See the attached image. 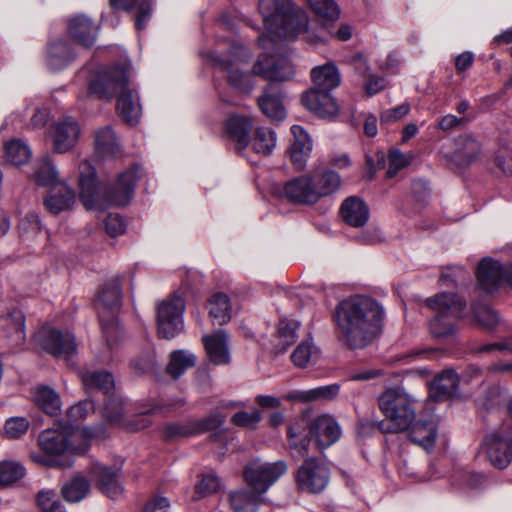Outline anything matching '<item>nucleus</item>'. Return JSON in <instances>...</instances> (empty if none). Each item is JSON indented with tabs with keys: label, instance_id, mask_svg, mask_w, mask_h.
Listing matches in <instances>:
<instances>
[{
	"label": "nucleus",
	"instance_id": "obj_1",
	"mask_svg": "<svg viewBox=\"0 0 512 512\" xmlns=\"http://www.w3.org/2000/svg\"><path fill=\"white\" fill-rule=\"evenodd\" d=\"M296 36L297 34H260L258 37V44L265 53L253 65L252 74L270 81L258 99V106L272 120L280 121L286 116L285 94L276 83L286 82L294 77L293 65L283 56L287 52V44L295 41Z\"/></svg>",
	"mask_w": 512,
	"mask_h": 512
},
{
	"label": "nucleus",
	"instance_id": "obj_2",
	"mask_svg": "<svg viewBox=\"0 0 512 512\" xmlns=\"http://www.w3.org/2000/svg\"><path fill=\"white\" fill-rule=\"evenodd\" d=\"M384 310L367 296H354L341 301L335 310L340 339L351 349L370 345L382 329Z\"/></svg>",
	"mask_w": 512,
	"mask_h": 512
},
{
	"label": "nucleus",
	"instance_id": "obj_3",
	"mask_svg": "<svg viewBox=\"0 0 512 512\" xmlns=\"http://www.w3.org/2000/svg\"><path fill=\"white\" fill-rule=\"evenodd\" d=\"M418 401L400 387H389L378 396V407L386 420L378 423L383 433L406 431L417 416Z\"/></svg>",
	"mask_w": 512,
	"mask_h": 512
},
{
	"label": "nucleus",
	"instance_id": "obj_4",
	"mask_svg": "<svg viewBox=\"0 0 512 512\" xmlns=\"http://www.w3.org/2000/svg\"><path fill=\"white\" fill-rule=\"evenodd\" d=\"M259 12L266 32H306L309 18L290 0H259Z\"/></svg>",
	"mask_w": 512,
	"mask_h": 512
},
{
	"label": "nucleus",
	"instance_id": "obj_5",
	"mask_svg": "<svg viewBox=\"0 0 512 512\" xmlns=\"http://www.w3.org/2000/svg\"><path fill=\"white\" fill-rule=\"evenodd\" d=\"M122 301L120 282L117 278L107 282L99 291L96 308L103 334L108 346L112 347L121 336V327L114 315Z\"/></svg>",
	"mask_w": 512,
	"mask_h": 512
},
{
	"label": "nucleus",
	"instance_id": "obj_6",
	"mask_svg": "<svg viewBox=\"0 0 512 512\" xmlns=\"http://www.w3.org/2000/svg\"><path fill=\"white\" fill-rule=\"evenodd\" d=\"M426 304L436 312L429 324L433 337L444 339L454 335L457 328L451 318L460 315L465 302L456 294L440 293L428 298Z\"/></svg>",
	"mask_w": 512,
	"mask_h": 512
},
{
	"label": "nucleus",
	"instance_id": "obj_7",
	"mask_svg": "<svg viewBox=\"0 0 512 512\" xmlns=\"http://www.w3.org/2000/svg\"><path fill=\"white\" fill-rule=\"evenodd\" d=\"M130 72L128 61L96 70L89 82V93L99 99L111 100L128 84Z\"/></svg>",
	"mask_w": 512,
	"mask_h": 512
},
{
	"label": "nucleus",
	"instance_id": "obj_8",
	"mask_svg": "<svg viewBox=\"0 0 512 512\" xmlns=\"http://www.w3.org/2000/svg\"><path fill=\"white\" fill-rule=\"evenodd\" d=\"M287 471L284 460L267 462L257 458L244 467L243 478L252 490L264 495Z\"/></svg>",
	"mask_w": 512,
	"mask_h": 512
},
{
	"label": "nucleus",
	"instance_id": "obj_9",
	"mask_svg": "<svg viewBox=\"0 0 512 512\" xmlns=\"http://www.w3.org/2000/svg\"><path fill=\"white\" fill-rule=\"evenodd\" d=\"M330 480L329 467L319 458L305 459L295 474L297 487L307 493L316 494L323 491Z\"/></svg>",
	"mask_w": 512,
	"mask_h": 512
},
{
	"label": "nucleus",
	"instance_id": "obj_10",
	"mask_svg": "<svg viewBox=\"0 0 512 512\" xmlns=\"http://www.w3.org/2000/svg\"><path fill=\"white\" fill-rule=\"evenodd\" d=\"M185 301L180 296H171L157 308L158 333L165 339L174 338L183 330Z\"/></svg>",
	"mask_w": 512,
	"mask_h": 512
},
{
	"label": "nucleus",
	"instance_id": "obj_11",
	"mask_svg": "<svg viewBox=\"0 0 512 512\" xmlns=\"http://www.w3.org/2000/svg\"><path fill=\"white\" fill-rule=\"evenodd\" d=\"M36 338L41 348L56 358L69 360L77 353V343L70 331L43 327Z\"/></svg>",
	"mask_w": 512,
	"mask_h": 512
},
{
	"label": "nucleus",
	"instance_id": "obj_12",
	"mask_svg": "<svg viewBox=\"0 0 512 512\" xmlns=\"http://www.w3.org/2000/svg\"><path fill=\"white\" fill-rule=\"evenodd\" d=\"M483 448L494 467L506 468L512 461V430L510 425L504 424L488 435Z\"/></svg>",
	"mask_w": 512,
	"mask_h": 512
},
{
	"label": "nucleus",
	"instance_id": "obj_13",
	"mask_svg": "<svg viewBox=\"0 0 512 512\" xmlns=\"http://www.w3.org/2000/svg\"><path fill=\"white\" fill-rule=\"evenodd\" d=\"M80 135L81 127L74 117L65 116L54 122L49 129L53 153L70 152L78 144Z\"/></svg>",
	"mask_w": 512,
	"mask_h": 512
},
{
	"label": "nucleus",
	"instance_id": "obj_14",
	"mask_svg": "<svg viewBox=\"0 0 512 512\" xmlns=\"http://www.w3.org/2000/svg\"><path fill=\"white\" fill-rule=\"evenodd\" d=\"M80 200L87 210L104 208L101 188L96 182V171L88 160L79 164Z\"/></svg>",
	"mask_w": 512,
	"mask_h": 512
},
{
	"label": "nucleus",
	"instance_id": "obj_15",
	"mask_svg": "<svg viewBox=\"0 0 512 512\" xmlns=\"http://www.w3.org/2000/svg\"><path fill=\"white\" fill-rule=\"evenodd\" d=\"M309 435L319 451H323L335 444L342 435L338 421L329 414L315 417L309 424Z\"/></svg>",
	"mask_w": 512,
	"mask_h": 512
},
{
	"label": "nucleus",
	"instance_id": "obj_16",
	"mask_svg": "<svg viewBox=\"0 0 512 512\" xmlns=\"http://www.w3.org/2000/svg\"><path fill=\"white\" fill-rule=\"evenodd\" d=\"M89 473L98 489L108 498L118 499L123 495V487L119 482L120 469L95 463Z\"/></svg>",
	"mask_w": 512,
	"mask_h": 512
},
{
	"label": "nucleus",
	"instance_id": "obj_17",
	"mask_svg": "<svg viewBox=\"0 0 512 512\" xmlns=\"http://www.w3.org/2000/svg\"><path fill=\"white\" fill-rule=\"evenodd\" d=\"M477 283L480 290L486 293L496 291L505 283V268L492 258H484L476 271Z\"/></svg>",
	"mask_w": 512,
	"mask_h": 512
},
{
	"label": "nucleus",
	"instance_id": "obj_18",
	"mask_svg": "<svg viewBox=\"0 0 512 512\" xmlns=\"http://www.w3.org/2000/svg\"><path fill=\"white\" fill-rule=\"evenodd\" d=\"M303 105L320 118H332L338 114V105L331 93L309 89L302 96Z\"/></svg>",
	"mask_w": 512,
	"mask_h": 512
},
{
	"label": "nucleus",
	"instance_id": "obj_19",
	"mask_svg": "<svg viewBox=\"0 0 512 512\" xmlns=\"http://www.w3.org/2000/svg\"><path fill=\"white\" fill-rule=\"evenodd\" d=\"M138 170L139 167L135 165L120 174L116 184L107 195V202L116 206H125L130 202L134 193L135 183L139 178Z\"/></svg>",
	"mask_w": 512,
	"mask_h": 512
},
{
	"label": "nucleus",
	"instance_id": "obj_20",
	"mask_svg": "<svg viewBox=\"0 0 512 512\" xmlns=\"http://www.w3.org/2000/svg\"><path fill=\"white\" fill-rule=\"evenodd\" d=\"M309 175L304 174L287 181L282 189L283 197L295 204L313 205L316 203Z\"/></svg>",
	"mask_w": 512,
	"mask_h": 512
},
{
	"label": "nucleus",
	"instance_id": "obj_21",
	"mask_svg": "<svg viewBox=\"0 0 512 512\" xmlns=\"http://www.w3.org/2000/svg\"><path fill=\"white\" fill-rule=\"evenodd\" d=\"M117 111L123 120L133 126L136 125L142 115V106L137 90L130 88L128 84L121 89L117 100Z\"/></svg>",
	"mask_w": 512,
	"mask_h": 512
},
{
	"label": "nucleus",
	"instance_id": "obj_22",
	"mask_svg": "<svg viewBox=\"0 0 512 512\" xmlns=\"http://www.w3.org/2000/svg\"><path fill=\"white\" fill-rule=\"evenodd\" d=\"M203 344L209 360L215 365H227L230 363L228 334L223 329H218L212 334L203 336Z\"/></svg>",
	"mask_w": 512,
	"mask_h": 512
},
{
	"label": "nucleus",
	"instance_id": "obj_23",
	"mask_svg": "<svg viewBox=\"0 0 512 512\" xmlns=\"http://www.w3.org/2000/svg\"><path fill=\"white\" fill-rule=\"evenodd\" d=\"M316 203L323 197L335 193L341 186V178L335 171L324 169L307 173Z\"/></svg>",
	"mask_w": 512,
	"mask_h": 512
},
{
	"label": "nucleus",
	"instance_id": "obj_24",
	"mask_svg": "<svg viewBox=\"0 0 512 512\" xmlns=\"http://www.w3.org/2000/svg\"><path fill=\"white\" fill-rule=\"evenodd\" d=\"M342 219L351 227H362L369 219V207L357 196L346 198L340 207Z\"/></svg>",
	"mask_w": 512,
	"mask_h": 512
},
{
	"label": "nucleus",
	"instance_id": "obj_25",
	"mask_svg": "<svg viewBox=\"0 0 512 512\" xmlns=\"http://www.w3.org/2000/svg\"><path fill=\"white\" fill-rule=\"evenodd\" d=\"M95 154L100 159L114 158L121 154V145L110 126H104L95 131Z\"/></svg>",
	"mask_w": 512,
	"mask_h": 512
},
{
	"label": "nucleus",
	"instance_id": "obj_26",
	"mask_svg": "<svg viewBox=\"0 0 512 512\" xmlns=\"http://www.w3.org/2000/svg\"><path fill=\"white\" fill-rule=\"evenodd\" d=\"M408 437L411 442L423 447L425 450L431 449L437 438V426L432 420H414L407 429Z\"/></svg>",
	"mask_w": 512,
	"mask_h": 512
},
{
	"label": "nucleus",
	"instance_id": "obj_27",
	"mask_svg": "<svg viewBox=\"0 0 512 512\" xmlns=\"http://www.w3.org/2000/svg\"><path fill=\"white\" fill-rule=\"evenodd\" d=\"M291 133L294 141L290 148V155L293 164L298 169H303L306 160L312 151V141L304 129L299 125L291 127Z\"/></svg>",
	"mask_w": 512,
	"mask_h": 512
},
{
	"label": "nucleus",
	"instance_id": "obj_28",
	"mask_svg": "<svg viewBox=\"0 0 512 512\" xmlns=\"http://www.w3.org/2000/svg\"><path fill=\"white\" fill-rule=\"evenodd\" d=\"M480 152L478 141L471 136H461L456 140V149L451 160L459 167H467L478 159Z\"/></svg>",
	"mask_w": 512,
	"mask_h": 512
},
{
	"label": "nucleus",
	"instance_id": "obj_29",
	"mask_svg": "<svg viewBox=\"0 0 512 512\" xmlns=\"http://www.w3.org/2000/svg\"><path fill=\"white\" fill-rule=\"evenodd\" d=\"M79 377L87 392L99 390L107 396L116 390L114 378L107 371H80Z\"/></svg>",
	"mask_w": 512,
	"mask_h": 512
},
{
	"label": "nucleus",
	"instance_id": "obj_30",
	"mask_svg": "<svg viewBox=\"0 0 512 512\" xmlns=\"http://www.w3.org/2000/svg\"><path fill=\"white\" fill-rule=\"evenodd\" d=\"M75 57V51L67 41L58 40L51 42L46 53L48 67L53 70H61L67 67Z\"/></svg>",
	"mask_w": 512,
	"mask_h": 512
},
{
	"label": "nucleus",
	"instance_id": "obj_31",
	"mask_svg": "<svg viewBox=\"0 0 512 512\" xmlns=\"http://www.w3.org/2000/svg\"><path fill=\"white\" fill-rule=\"evenodd\" d=\"M313 87L311 89L321 90L328 93L340 85L341 78L337 67L332 63L315 67L311 71Z\"/></svg>",
	"mask_w": 512,
	"mask_h": 512
},
{
	"label": "nucleus",
	"instance_id": "obj_32",
	"mask_svg": "<svg viewBox=\"0 0 512 512\" xmlns=\"http://www.w3.org/2000/svg\"><path fill=\"white\" fill-rule=\"evenodd\" d=\"M459 385L458 375L451 370L439 374L430 387L431 397L436 401H442L456 395Z\"/></svg>",
	"mask_w": 512,
	"mask_h": 512
},
{
	"label": "nucleus",
	"instance_id": "obj_33",
	"mask_svg": "<svg viewBox=\"0 0 512 512\" xmlns=\"http://www.w3.org/2000/svg\"><path fill=\"white\" fill-rule=\"evenodd\" d=\"M40 448L47 454L60 455L66 452L71 441L65 433L56 429H47L43 431L38 438Z\"/></svg>",
	"mask_w": 512,
	"mask_h": 512
},
{
	"label": "nucleus",
	"instance_id": "obj_34",
	"mask_svg": "<svg viewBox=\"0 0 512 512\" xmlns=\"http://www.w3.org/2000/svg\"><path fill=\"white\" fill-rule=\"evenodd\" d=\"M252 121L244 116H232L226 122V132L230 139L236 143L238 150H242L249 144V133Z\"/></svg>",
	"mask_w": 512,
	"mask_h": 512
},
{
	"label": "nucleus",
	"instance_id": "obj_35",
	"mask_svg": "<svg viewBox=\"0 0 512 512\" xmlns=\"http://www.w3.org/2000/svg\"><path fill=\"white\" fill-rule=\"evenodd\" d=\"M340 391L338 384H330L326 386L316 387L310 390H299L288 393L285 398L287 400L299 402H313L320 399L330 400L335 398Z\"/></svg>",
	"mask_w": 512,
	"mask_h": 512
},
{
	"label": "nucleus",
	"instance_id": "obj_36",
	"mask_svg": "<svg viewBox=\"0 0 512 512\" xmlns=\"http://www.w3.org/2000/svg\"><path fill=\"white\" fill-rule=\"evenodd\" d=\"M262 494L254 490L240 489L229 494V503L233 512H257Z\"/></svg>",
	"mask_w": 512,
	"mask_h": 512
},
{
	"label": "nucleus",
	"instance_id": "obj_37",
	"mask_svg": "<svg viewBox=\"0 0 512 512\" xmlns=\"http://www.w3.org/2000/svg\"><path fill=\"white\" fill-rule=\"evenodd\" d=\"M75 203V193L66 185H61L58 189H54L45 199L47 209L58 214L70 209Z\"/></svg>",
	"mask_w": 512,
	"mask_h": 512
},
{
	"label": "nucleus",
	"instance_id": "obj_38",
	"mask_svg": "<svg viewBox=\"0 0 512 512\" xmlns=\"http://www.w3.org/2000/svg\"><path fill=\"white\" fill-rule=\"evenodd\" d=\"M209 315L213 324L224 325L231 319V304L229 297L224 293H215L208 301Z\"/></svg>",
	"mask_w": 512,
	"mask_h": 512
},
{
	"label": "nucleus",
	"instance_id": "obj_39",
	"mask_svg": "<svg viewBox=\"0 0 512 512\" xmlns=\"http://www.w3.org/2000/svg\"><path fill=\"white\" fill-rule=\"evenodd\" d=\"M37 406L50 416H57L61 411V399L58 393L48 386L38 387L34 394Z\"/></svg>",
	"mask_w": 512,
	"mask_h": 512
},
{
	"label": "nucleus",
	"instance_id": "obj_40",
	"mask_svg": "<svg viewBox=\"0 0 512 512\" xmlns=\"http://www.w3.org/2000/svg\"><path fill=\"white\" fill-rule=\"evenodd\" d=\"M302 434L303 427L299 423L290 425L287 430L289 447L292 450V453L300 458H304L309 454L310 443L313 440L309 435V432L306 435Z\"/></svg>",
	"mask_w": 512,
	"mask_h": 512
},
{
	"label": "nucleus",
	"instance_id": "obj_41",
	"mask_svg": "<svg viewBox=\"0 0 512 512\" xmlns=\"http://www.w3.org/2000/svg\"><path fill=\"white\" fill-rule=\"evenodd\" d=\"M195 363L196 357L194 354L185 350H176L170 355L166 371L173 379H178L187 369L193 367Z\"/></svg>",
	"mask_w": 512,
	"mask_h": 512
},
{
	"label": "nucleus",
	"instance_id": "obj_42",
	"mask_svg": "<svg viewBox=\"0 0 512 512\" xmlns=\"http://www.w3.org/2000/svg\"><path fill=\"white\" fill-rule=\"evenodd\" d=\"M33 179L39 186H51L56 183L58 171L48 156L34 165Z\"/></svg>",
	"mask_w": 512,
	"mask_h": 512
},
{
	"label": "nucleus",
	"instance_id": "obj_43",
	"mask_svg": "<svg viewBox=\"0 0 512 512\" xmlns=\"http://www.w3.org/2000/svg\"><path fill=\"white\" fill-rule=\"evenodd\" d=\"M5 156L10 164L21 166L30 160L32 152L26 143L19 139H13L5 144Z\"/></svg>",
	"mask_w": 512,
	"mask_h": 512
},
{
	"label": "nucleus",
	"instance_id": "obj_44",
	"mask_svg": "<svg viewBox=\"0 0 512 512\" xmlns=\"http://www.w3.org/2000/svg\"><path fill=\"white\" fill-rule=\"evenodd\" d=\"M276 134L266 127H259L255 130L252 141L253 150L261 155H270L276 147Z\"/></svg>",
	"mask_w": 512,
	"mask_h": 512
},
{
	"label": "nucleus",
	"instance_id": "obj_45",
	"mask_svg": "<svg viewBox=\"0 0 512 512\" xmlns=\"http://www.w3.org/2000/svg\"><path fill=\"white\" fill-rule=\"evenodd\" d=\"M299 323L295 320L281 319L277 326L278 352H285L297 339Z\"/></svg>",
	"mask_w": 512,
	"mask_h": 512
},
{
	"label": "nucleus",
	"instance_id": "obj_46",
	"mask_svg": "<svg viewBox=\"0 0 512 512\" xmlns=\"http://www.w3.org/2000/svg\"><path fill=\"white\" fill-rule=\"evenodd\" d=\"M90 490V483L83 477H76L62 487L63 497L72 503L84 499Z\"/></svg>",
	"mask_w": 512,
	"mask_h": 512
},
{
	"label": "nucleus",
	"instance_id": "obj_47",
	"mask_svg": "<svg viewBox=\"0 0 512 512\" xmlns=\"http://www.w3.org/2000/svg\"><path fill=\"white\" fill-rule=\"evenodd\" d=\"M311 10L322 20L334 22L340 16V9L334 0H306Z\"/></svg>",
	"mask_w": 512,
	"mask_h": 512
},
{
	"label": "nucleus",
	"instance_id": "obj_48",
	"mask_svg": "<svg viewBox=\"0 0 512 512\" xmlns=\"http://www.w3.org/2000/svg\"><path fill=\"white\" fill-rule=\"evenodd\" d=\"M103 413L105 418L110 422L119 423L124 414V402L120 395L116 394L115 391L111 392L110 395L106 396Z\"/></svg>",
	"mask_w": 512,
	"mask_h": 512
},
{
	"label": "nucleus",
	"instance_id": "obj_49",
	"mask_svg": "<svg viewBox=\"0 0 512 512\" xmlns=\"http://www.w3.org/2000/svg\"><path fill=\"white\" fill-rule=\"evenodd\" d=\"M25 475V468L16 462L0 464V488L11 485Z\"/></svg>",
	"mask_w": 512,
	"mask_h": 512
},
{
	"label": "nucleus",
	"instance_id": "obj_50",
	"mask_svg": "<svg viewBox=\"0 0 512 512\" xmlns=\"http://www.w3.org/2000/svg\"><path fill=\"white\" fill-rule=\"evenodd\" d=\"M225 420V416L219 412H214L202 419L191 422L192 433L194 435L201 434L207 431L215 430L220 427Z\"/></svg>",
	"mask_w": 512,
	"mask_h": 512
},
{
	"label": "nucleus",
	"instance_id": "obj_51",
	"mask_svg": "<svg viewBox=\"0 0 512 512\" xmlns=\"http://www.w3.org/2000/svg\"><path fill=\"white\" fill-rule=\"evenodd\" d=\"M30 423L27 418L15 416L6 420L4 425L5 436L9 439H19L25 435Z\"/></svg>",
	"mask_w": 512,
	"mask_h": 512
},
{
	"label": "nucleus",
	"instance_id": "obj_52",
	"mask_svg": "<svg viewBox=\"0 0 512 512\" xmlns=\"http://www.w3.org/2000/svg\"><path fill=\"white\" fill-rule=\"evenodd\" d=\"M412 156L406 155L402 153L401 151L394 149L389 152L388 154V169H387V177L393 178L396 176V174L406 166H408L411 163Z\"/></svg>",
	"mask_w": 512,
	"mask_h": 512
},
{
	"label": "nucleus",
	"instance_id": "obj_53",
	"mask_svg": "<svg viewBox=\"0 0 512 512\" xmlns=\"http://www.w3.org/2000/svg\"><path fill=\"white\" fill-rule=\"evenodd\" d=\"M37 504L41 512H64L63 505L54 491H40L37 495Z\"/></svg>",
	"mask_w": 512,
	"mask_h": 512
},
{
	"label": "nucleus",
	"instance_id": "obj_54",
	"mask_svg": "<svg viewBox=\"0 0 512 512\" xmlns=\"http://www.w3.org/2000/svg\"><path fill=\"white\" fill-rule=\"evenodd\" d=\"M262 415L259 410L254 409L251 412L239 411L235 413L231 422L241 428L254 429L257 424L261 421Z\"/></svg>",
	"mask_w": 512,
	"mask_h": 512
},
{
	"label": "nucleus",
	"instance_id": "obj_55",
	"mask_svg": "<svg viewBox=\"0 0 512 512\" xmlns=\"http://www.w3.org/2000/svg\"><path fill=\"white\" fill-rule=\"evenodd\" d=\"M316 351L310 342H301L291 354V360L297 367H306L313 358Z\"/></svg>",
	"mask_w": 512,
	"mask_h": 512
},
{
	"label": "nucleus",
	"instance_id": "obj_56",
	"mask_svg": "<svg viewBox=\"0 0 512 512\" xmlns=\"http://www.w3.org/2000/svg\"><path fill=\"white\" fill-rule=\"evenodd\" d=\"M69 32H90L100 27L90 17L84 14L73 16L67 21Z\"/></svg>",
	"mask_w": 512,
	"mask_h": 512
},
{
	"label": "nucleus",
	"instance_id": "obj_57",
	"mask_svg": "<svg viewBox=\"0 0 512 512\" xmlns=\"http://www.w3.org/2000/svg\"><path fill=\"white\" fill-rule=\"evenodd\" d=\"M473 312L477 322L485 328H492L498 323L497 313L487 305H476Z\"/></svg>",
	"mask_w": 512,
	"mask_h": 512
},
{
	"label": "nucleus",
	"instance_id": "obj_58",
	"mask_svg": "<svg viewBox=\"0 0 512 512\" xmlns=\"http://www.w3.org/2000/svg\"><path fill=\"white\" fill-rule=\"evenodd\" d=\"M228 81L233 87L243 92H250L254 87L252 75L237 69L229 72Z\"/></svg>",
	"mask_w": 512,
	"mask_h": 512
},
{
	"label": "nucleus",
	"instance_id": "obj_59",
	"mask_svg": "<svg viewBox=\"0 0 512 512\" xmlns=\"http://www.w3.org/2000/svg\"><path fill=\"white\" fill-rule=\"evenodd\" d=\"M220 487L219 479L212 474L203 475L201 480L195 486V493L199 497L216 493Z\"/></svg>",
	"mask_w": 512,
	"mask_h": 512
},
{
	"label": "nucleus",
	"instance_id": "obj_60",
	"mask_svg": "<svg viewBox=\"0 0 512 512\" xmlns=\"http://www.w3.org/2000/svg\"><path fill=\"white\" fill-rule=\"evenodd\" d=\"M94 411V404L90 400L80 401L72 406L68 412V419L71 423L85 419L91 412Z\"/></svg>",
	"mask_w": 512,
	"mask_h": 512
},
{
	"label": "nucleus",
	"instance_id": "obj_61",
	"mask_svg": "<svg viewBox=\"0 0 512 512\" xmlns=\"http://www.w3.org/2000/svg\"><path fill=\"white\" fill-rule=\"evenodd\" d=\"M409 111L410 104L404 102L397 107L384 110L380 115V120L386 124L393 123L405 117Z\"/></svg>",
	"mask_w": 512,
	"mask_h": 512
},
{
	"label": "nucleus",
	"instance_id": "obj_62",
	"mask_svg": "<svg viewBox=\"0 0 512 512\" xmlns=\"http://www.w3.org/2000/svg\"><path fill=\"white\" fill-rule=\"evenodd\" d=\"M152 17V5L149 1L143 0L137 10L135 18V28L137 30H143L147 27V23Z\"/></svg>",
	"mask_w": 512,
	"mask_h": 512
},
{
	"label": "nucleus",
	"instance_id": "obj_63",
	"mask_svg": "<svg viewBox=\"0 0 512 512\" xmlns=\"http://www.w3.org/2000/svg\"><path fill=\"white\" fill-rule=\"evenodd\" d=\"M105 230L110 237H117L124 233L125 223L118 214H110L105 220Z\"/></svg>",
	"mask_w": 512,
	"mask_h": 512
},
{
	"label": "nucleus",
	"instance_id": "obj_64",
	"mask_svg": "<svg viewBox=\"0 0 512 512\" xmlns=\"http://www.w3.org/2000/svg\"><path fill=\"white\" fill-rule=\"evenodd\" d=\"M496 166L506 175H512V151L501 148L495 157Z\"/></svg>",
	"mask_w": 512,
	"mask_h": 512
}]
</instances>
